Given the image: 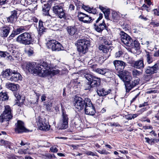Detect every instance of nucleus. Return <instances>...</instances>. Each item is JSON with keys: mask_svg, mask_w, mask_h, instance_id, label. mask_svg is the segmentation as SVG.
I'll use <instances>...</instances> for the list:
<instances>
[{"mask_svg": "<svg viewBox=\"0 0 159 159\" xmlns=\"http://www.w3.org/2000/svg\"><path fill=\"white\" fill-rule=\"evenodd\" d=\"M44 7H43V10L44 12H46L47 11H48L49 8L47 6V5L46 4L44 5Z\"/></svg>", "mask_w": 159, "mask_h": 159, "instance_id": "63", "label": "nucleus"}, {"mask_svg": "<svg viewBox=\"0 0 159 159\" xmlns=\"http://www.w3.org/2000/svg\"><path fill=\"white\" fill-rule=\"evenodd\" d=\"M99 8L104 13L105 18L108 20L109 16L110 14V9L106 8L100 5L99 6Z\"/></svg>", "mask_w": 159, "mask_h": 159, "instance_id": "25", "label": "nucleus"}, {"mask_svg": "<svg viewBox=\"0 0 159 159\" xmlns=\"http://www.w3.org/2000/svg\"><path fill=\"white\" fill-rule=\"evenodd\" d=\"M15 125L16 127L15 129L16 132L20 133L25 132L26 129L23 121L21 120H18Z\"/></svg>", "mask_w": 159, "mask_h": 159, "instance_id": "17", "label": "nucleus"}, {"mask_svg": "<svg viewBox=\"0 0 159 159\" xmlns=\"http://www.w3.org/2000/svg\"><path fill=\"white\" fill-rule=\"evenodd\" d=\"M139 43L137 41L134 40L133 41V46L131 47H129L131 48H134L135 50H138L139 48Z\"/></svg>", "mask_w": 159, "mask_h": 159, "instance_id": "42", "label": "nucleus"}, {"mask_svg": "<svg viewBox=\"0 0 159 159\" xmlns=\"http://www.w3.org/2000/svg\"><path fill=\"white\" fill-rule=\"evenodd\" d=\"M74 105L78 111L83 109L85 105V99L84 100L81 98L76 96L74 101Z\"/></svg>", "mask_w": 159, "mask_h": 159, "instance_id": "10", "label": "nucleus"}, {"mask_svg": "<svg viewBox=\"0 0 159 159\" xmlns=\"http://www.w3.org/2000/svg\"><path fill=\"white\" fill-rule=\"evenodd\" d=\"M142 72L141 71L135 70L132 71V75L134 77H138L140 75H141Z\"/></svg>", "mask_w": 159, "mask_h": 159, "instance_id": "43", "label": "nucleus"}, {"mask_svg": "<svg viewBox=\"0 0 159 159\" xmlns=\"http://www.w3.org/2000/svg\"><path fill=\"white\" fill-rule=\"evenodd\" d=\"M94 28L95 30L98 32H102L104 29L107 30V27L100 23L98 25L95 23L93 24Z\"/></svg>", "mask_w": 159, "mask_h": 159, "instance_id": "24", "label": "nucleus"}, {"mask_svg": "<svg viewBox=\"0 0 159 159\" xmlns=\"http://www.w3.org/2000/svg\"><path fill=\"white\" fill-rule=\"evenodd\" d=\"M85 105L84 111L85 114L90 115H93L95 114V108L90 99L86 98H85Z\"/></svg>", "mask_w": 159, "mask_h": 159, "instance_id": "8", "label": "nucleus"}, {"mask_svg": "<svg viewBox=\"0 0 159 159\" xmlns=\"http://www.w3.org/2000/svg\"><path fill=\"white\" fill-rule=\"evenodd\" d=\"M34 66V62H28L26 66V69L30 72L31 73L34 72L33 68Z\"/></svg>", "mask_w": 159, "mask_h": 159, "instance_id": "32", "label": "nucleus"}, {"mask_svg": "<svg viewBox=\"0 0 159 159\" xmlns=\"http://www.w3.org/2000/svg\"><path fill=\"white\" fill-rule=\"evenodd\" d=\"M50 150L52 152L55 153L57 152L58 151L57 148L54 147H51L50 148Z\"/></svg>", "mask_w": 159, "mask_h": 159, "instance_id": "58", "label": "nucleus"}, {"mask_svg": "<svg viewBox=\"0 0 159 159\" xmlns=\"http://www.w3.org/2000/svg\"><path fill=\"white\" fill-rule=\"evenodd\" d=\"M146 60L148 64H150L153 61V59L151 54L148 52H146Z\"/></svg>", "mask_w": 159, "mask_h": 159, "instance_id": "30", "label": "nucleus"}, {"mask_svg": "<svg viewBox=\"0 0 159 159\" xmlns=\"http://www.w3.org/2000/svg\"><path fill=\"white\" fill-rule=\"evenodd\" d=\"M10 13L11 15L7 17V20L8 22L12 23L18 18L17 11L14 10L11 11Z\"/></svg>", "mask_w": 159, "mask_h": 159, "instance_id": "21", "label": "nucleus"}, {"mask_svg": "<svg viewBox=\"0 0 159 159\" xmlns=\"http://www.w3.org/2000/svg\"><path fill=\"white\" fill-rule=\"evenodd\" d=\"M153 127L151 125L143 126L142 129H152Z\"/></svg>", "mask_w": 159, "mask_h": 159, "instance_id": "61", "label": "nucleus"}, {"mask_svg": "<svg viewBox=\"0 0 159 159\" xmlns=\"http://www.w3.org/2000/svg\"><path fill=\"white\" fill-rule=\"evenodd\" d=\"M118 76L124 83L130 81L131 78L130 72L126 70L122 71L118 75Z\"/></svg>", "mask_w": 159, "mask_h": 159, "instance_id": "12", "label": "nucleus"}, {"mask_svg": "<svg viewBox=\"0 0 159 159\" xmlns=\"http://www.w3.org/2000/svg\"><path fill=\"white\" fill-rule=\"evenodd\" d=\"M113 64L116 69L117 70H119L124 69L125 66V63L122 61L119 60H116L114 61Z\"/></svg>", "mask_w": 159, "mask_h": 159, "instance_id": "22", "label": "nucleus"}, {"mask_svg": "<svg viewBox=\"0 0 159 159\" xmlns=\"http://www.w3.org/2000/svg\"><path fill=\"white\" fill-rule=\"evenodd\" d=\"M144 139L146 140V142L150 145H153L159 142L158 138H151L150 139L148 137H145Z\"/></svg>", "mask_w": 159, "mask_h": 159, "instance_id": "27", "label": "nucleus"}, {"mask_svg": "<svg viewBox=\"0 0 159 159\" xmlns=\"http://www.w3.org/2000/svg\"><path fill=\"white\" fill-rule=\"evenodd\" d=\"M27 53L29 56L32 55L34 53L33 48L30 47L29 49L27 50Z\"/></svg>", "mask_w": 159, "mask_h": 159, "instance_id": "50", "label": "nucleus"}, {"mask_svg": "<svg viewBox=\"0 0 159 159\" xmlns=\"http://www.w3.org/2000/svg\"><path fill=\"white\" fill-rule=\"evenodd\" d=\"M123 53L121 50L119 51L116 52L115 56L116 58H119L122 56Z\"/></svg>", "mask_w": 159, "mask_h": 159, "instance_id": "49", "label": "nucleus"}, {"mask_svg": "<svg viewBox=\"0 0 159 159\" xmlns=\"http://www.w3.org/2000/svg\"><path fill=\"white\" fill-rule=\"evenodd\" d=\"M159 71V62H157L153 66H147L144 69L145 73L148 75H152L155 73H157Z\"/></svg>", "mask_w": 159, "mask_h": 159, "instance_id": "11", "label": "nucleus"}, {"mask_svg": "<svg viewBox=\"0 0 159 159\" xmlns=\"http://www.w3.org/2000/svg\"><path fill=\"white\" fill-rule=\"evenodd\" d=\"M2 76L12 82H17L21 80V75L17 71L7 69L3 71Z\"/></svg>", "mask_w": 159, "mask_h": 159, "instance_id": "2", "label": "nucleus"}, {"mask_svg": "<svg viewBox=\"0 0 159 159\" xmlns=\"http://www.w3.org/2000/svg\"><path fill=\"white\" fill-rule=\"evenodd\" d=\"M85 154L88 156H96L99 157V156L97 154L96 152H92L91 151H87L85 152Z\"/></svg>", "mask_w": 159, "mask_h": 159, "instance_id": "41", "label": "nucleus"}, {"mask_svg": "<svg viewBox=\"0 0 159 159\" xmlns=\"http://www.w3.org/2000/svg\"><path fill=\"white\" fill-rule=\"evenodd\" d=\"M133 66L136 69H142L144 67L143 59L142 58L137 61H134L132 63Z\"/></svg>", "mask_w": 159, "mask_h": 159, "instance_id": "20", "label": "nucleus"}, {"mask_svg": "<svg viewBox=\"0 0 159 159\" xmlns=\"http://www.w3.org/2000/svg\"><path fill=\"white\" fill-rule=\"evenodd\" d=\"M7 88L12 91L17 90L19 87V85L12 83H7L6 84Z\"/></svg>", "mask_w": 159, "mask_h": 159, "instance_id": "28", "label": "nucleus"}, {"mask_svg": "<svg viewBox=\"0 0 159 159\" xmlns=\"http://www.w3.org/2000/svg\"><path fill=\"white\" fill-rule=\"evenodd\" d=\"M43 105L47 111H50L52 108V103L50 102H43Z\"/></svg>", "mask_w": 159, "mask_h": 159, "instance_id": "38", "label": "nucleus"}, {"mask_svg": "<svg viewBox=\"0 0 159 159\" xmlns=\"http://www.w3.org/2000/svg\"><path fill=\"white\" fill-rule=\"evenodd\" d=\"M1 142L2 143H4L5 144H7V147H8L10 149H12V144L11 142H10L8 141H5L2 140L1 141Z\"/></svg>", "mask_w": 159, "mask_h": 159, "instance_id": "46", "label": "nucleus"}, {"mask_svg": "<svg viewBox=\"0 0 159 159\" xmlns=\"http://www.w3.org/2000/svg\"><path fill=\"white\" fill-rule=\"evenodd\" d=\"M85 77L88 81L90 82L93 87L97 88L100 86L101 82L100 78L89 74H86Z\"/></svg>", "mask_w": 159, "mask_h": 159, "instance_id": "7", "label": "nucleus"}, {"mask_svg": "<svg viewBox=\"0 0 159 159\" xmlns=\"http://www.w3.org/2000/svg\"><path fill=\"white\" fill-rule=\"evenodd\" d=\"M90 45V41L86 39H78L77 42V50L80 53L84 54Z\"/></svg>", "mask_w": 159, "mask_h": 159, "instance_id": "5", "label": "nucleus"}, {"mask_svg": "<svg viewBox=\"0 0 159 159\" xmlns=\"http://www.w3.org/2000/svg\"><path fill=\"white\" fill-rule=\"evenodd\" d=\"M102 42L104 43L106 45H109L110 43L109 42V41H108L107 39H103L102 40Z\"/></svg>", "mask_w": 159, "mask_h": 159, "instance_id": "60", "label": "nucleus"}, {"mask_svg": "<svg viewBox=\"0 0 159 159\" xmlns=\"http://www.w3.org/2000/svg\"><path fill=\"white\" fill-rule=\"evenodd\" d=\"M103 75L107 77H110L111 76V71L108 69H106Z\"/></svg>", "mask_w": 159, "mask_h": 159, "instance_id": "48", "label": "nucleus"}, {"mask_svg": "<svg viewBox=\"0 0 159 159\" xmlns=\"http://www.w3.org/2000/svg\"><path fill=\"white\" fill-rule=\"evenodd\" d=\"M89 12L93 14H95L96 12V10L95 8H94L93 7L91 8L90 9V11H89Z\"/></svg>", "mask_w": 159, "mask_h": 159, "instance_id": "62", "label": "nucleus"}, {"mask_svg": "<svg viewBox=\"0 0 159 159\" xmlns=\"http://www.w3.org/2000/svg\"><path fill=\"white\" fill-rule=\"evenodd\" d=\"M37 125L40 130L47 131L49 129L50 125L45 119L40 118L37 122Z\"/></svg>", "mask_w": 159, "mask_h": 159, "instance_id": "14", "label": "nucleus"}, {"mask_svg": "<svg viewBox=\"0 0 159 159\" xmlns=\"http://www.w3.org/2000/svg\"><path fill=\"white\" fill-rule=\"evenodd\" d=\"M13 118L12 113L3 114H2L0 116V122L1 123L5 122L4 125L5 126H7L9 124V121Z\"/></svg>", "mask_w": 159, "mask_h": 159, "instance_id": "13", "label": "nucleus"}, {"mask_svg": "<svg viewBox=\"0 0 159 159\" xmlns=\"http://www.w3.org/2000/svg\"><path fill=\"white\" fill-rule=\"evenodd\" d=\"M84 89L85 90H90L93 87L92 86L91 84L90 83V82L89 81V82L87 83L84 86Z\"/></svg>", "mask_w": 159, "mask_h": 159, "instance_id": "45", "label": "nucleus"}, {"mask_svg": "<svg viewBox=\"0 0 159 159\" xmlns=\"http://www.w3.org/2000/svg\"><path fill=\"white\" fill-rule=\"evenodd\" d=\"M46 158L48 159H52L53 157L55 158V156L54 154L52 155L51 154H48L46 155Z\"/></svg>", "mask_w": 159, "mask_h": 159, "instance_id": "56", "label": "nucleus"}, {"mask_svg": "<svg viewBox=\"0 0 159 159\" xmlns=\"http://www.w3.org/2000/svg\"><path fill=\"white\" fill-rule=\"evenodd\" d=\"M97 151L102 154L107 155L109 153V152H107L105 149H104L101 150H99Z\"/></svg>", "mask_w": 159, "mask_h": 159, "instance_id": "51", "label": "nucleus"}, {"mask_svg": "<svg viewBox=\"0 0 159 159\" xmlns=\"http://www.w3.org/2000/svg\"><path fill=\"white\" fill-rule=\"evenodd\" d=\"M47 46L48 48L54 51H59L63 50L64 49L61 44L54 39L49 41L48 43Z\"/></svg>", "mask_w": 159, "mask_h": 159, "instance_id": "6", "label": "nucleus"}, {"mask_svg": "<svg viewBox=\"0 0 159 159\" xmlns=\"http://www.w3.org/2000/svg\"><path fill=\"white\" fill-rule=\"evenodd\" d=\"M143 9H145L148 12L149 11L150 9H148V7L146 5L144 4L142 6Z\"/></svg>", "mask_w": 159, "mask_h": 159, "instance_id": "64", "label": "nucleus"}, {"mask_svg": "<svg viewBox=\"0 0 159 159\" xmlns=\"http://www.w3.org/2000/svg\"><path fill=\"white\" fill-rule=\"evenodd\" d=\"M67 31L70 35H73L77 31V29L75 26H69L67 27Z\"/></svg>", "mask_w": 159, "mask_h": 159, "instance_id": "31", "label": "nucleus"}, {"mask_svg": "<svg viewBox=\"0 0 159 159\" xmlns=\"http://www.w3.org/2000/svg\"><path fill=\"white\" fill-rule=\"evenodd\" d=\"M96 92L97 94L99 96H104L109 93L111 92V90H107L104 88L100 87L99 86L97 88Z\"/></svg>", "mask_w": 159, "mask_h": 159, "instance_id": "23", "label": "nucleus"}, {"mask_svg": "<svg viewBox=\"0 0 159 159\" xmlns=\"http://www.w3.org/2000/svg\"><path fill=\"white\" fill-rule=\"evenodd\" d=\"M34 40L31 34L28 32H24L20 34L16 39L18 43L25 45L32 44Z\"/></svg>", "mask_w": 159, "mask_h": 159, "instance_id": "3", "label": "nucleus"}, {"mask_svg": "<svg viewBox=\"0 0 159 159\" xmlns=\"http://www.w3.org/2000/svg\"><path fill=\"white\" fill-rule=\"evenodd\" d=\"M8 57L6 53L5 52L0 51V58L5 57Z\"/></svg>", "mask_w": 159, "mask_h": 159, "instance_id": "57", "label": "nucleus"}, {"mask_svg": "<svg viewBox=\"0 0 159 159\" xmlns=\"http://www.w3.org/2000/svg\"><path fill=\"white\" fill-rule=\"evenodd\" d=\"M82 8L88 12H89V11H90V9L91 8L88 6H86L83 5L82 7Z\"/></svg>", "mask_w": 159, "mask_h": 159, "instance_id": "54", "label": "nucleus"}, {"mask_svg": "<svg viewBox=\"0 0 159 159\" xmlns=\"http://www.w3.org/2000/svg\"><path fill=\"white\" fill-rule=\"evenodd\" d=\"M120 34L123 44L128 47L133 46V40L129 35L123 31H121Z\"/></svg>", "mask_w": 159, "mask_h": 159, "instance_id": "9", "label": "nucleus"}, {"mask_svg": "<svg viewBox=\"0 0 159 159\" xmlns=\"http://www.w3.org/2000/svg\"><path fill=\"white\" fill-rule=\"evenodd\" d=\"M85 16H86V14L83 12H80L78 13V17L79 20L81 21H82L83 20Z\"/></svg>", "mask_w": 159, "mask_h": 159, "instance_id": "44", "label": "nucleus"}, {"mask_svg": "<svg viewBox=\"0 0 159 159\" xmlns=\"http://www.w3.org/2000/svg\"><path fill=\"white\" fill-rule=\"evenodd\" d=\"M53 12L58 18L66 19V14L65 13L64 5L63 3H57L52 7Z\"/></svg>", "mask_w": 159, "mask_h": 159, "instance_id": "4", "label": "nucleus"}, {"mask_svg": "<svg viewBox=\"0 0 159 159\" xmlns=\"http://www.w3.org/2000/svg\"><path fill=\"white\" fill-rule=\"evenodd\" d=\"M17 34H16L15 32V31H14V33H12L8 37V40H10L11 39H12L14 37H15V36L16 35H17Z\"/></svg>", "mask_w": 159, "mask_h": 159, "instance_id": "55", "label": "nucleus"}, {"mask_svg": "<svg viewBox=\"0 0 159 159\" xmlns=\"http://www.w3.org/2000/svg\"><path fill=\"white\" fill-rule=\"evenodd\" d=\"M98 48L100 51L107 54L106 57L108 58L110 55V52L111 49H110V46L101 44L99 46Z\"/></svg>", "mask_w": 159, "mask_h": 159, "instance_id": "19", "label": "nucleus"}, {"mask_svg": "<svg viewBox=\"0 0 159 159\" xmlns=\"http://www.w3.org/2000/svg\"><path fill=\"white\" fill-rule=\"evenodd\" d=\"M94 20V19H92L91 17L86 14V16H85L82 22L87 23H91Z\"/></svg>", "mask_w": 159, "mask_h": 159, "instance_id": "34", "label": "nucleus"}, {"mask_svg": "<svg viewBox=\"0 0 159 159\" xmlns=\"http://www.w3.org/2000/svg\"><path fill=\"white\" fill-rule=\"evenodd\" d=\"M105 68H94L93 69V70L98 74L103 75L104 72H105Z\"/></svg>", "mask_w": 159, "mask_h": 159, "instance_id": "40", "label": "nucleus"}, {"mask_svg": "<svg viewBox=\"0 0 159 159\" xmlns=\"http://www.w3.org/2000/svg\"><path fill=\"white\" fill-rule=\"evenodd\" d=\"M8 97L6 92H1L0 93V100L2 101H4L7 100Z\"/></svg>", "mask_w": 159, "mask_h": 159, "instance_id": "35", "label": "nucleus"}, {"mask_svg": "<svg viewBox=\"0 0 159 159\" xmlns=\"http://www.w3.org/2000/svg\"><path fill=\"white\" fill-rule=\"evenodd\" d=\"M151 25H153L155 26H159V22L157 21L152 20L150 23Z\"/></svg>", "mask_w": 159, "mask_h": 159, "instance_id": "53", "label": "nucleus"}, {"mask_svg": "<svg viewBox=\"0 0 159 159\" xmlns=\"http://www.w3.org/2000/svg\"><path fill=\"white\" fill-rule=\"evenodd\" d=\"M26 30V27L25 26H20L17 28L15 30L16 34H18L20 33L23 32Z\"/></svg>", "mask_w": 159, "mask_h": 159, "instance_id": "36", "label": "nucleus"}, {"mask_svg": "<svg viewBox=\"0 0 159 159\" xmlns=\"http://www.w3.org/2000/svg\"><path fill=\"white\" fill-rule=\"evenodd\" d=\"M4 107V110L2 112L3 114L12 113V110L9 105H6Z\"/></svg>", "mask_w": 159, "mask_h": 159, "instance_id": "37", "label": "nucleus"}, {"mask_svg": "<svg viewBox=\"0 0 159 159\" xmlns=\"http://www.w3.org/2000/svg\"><path fill=\"white\" fill-rule=\"evenodd\" d=\"M50 66V62L49 61H41L39 64H36L34 62V66L33 68V72L31 74L38 75L41 77H44L45 75L44 73L45 68H49Z\"/></svg>", "mask_w": 159, "mask_h": 159, "instance_id": "1", "label": "nucleus"}, {"mask_svg": "<svg viewBox=\"0 0 159 159\" xmlns=\"http://www.w3.org/2000/svg\"><path fill=\"white\" fill-rule=\"evenodd\" d=\"M68 126V122L61 120L59 124V129H65L67 128Z\"/></svg>", "mask_w": 159, "mask_h": 159, "instance_id": "29", "label": "nucleus"}, {"mask_svg": "<svg viewBox=\"0 0 159 159\" xmlns=\"http://www.w3.org/2000/svg\"><path fill=\"white\" fill-rule=\"evenodd\" d=\"M140 80L137 78L131 82L129 81L126 82L125 84V86L126 92H129L133 88L138 85L139 84Z\"/></svg>", "mask_w": 159, "mask_h": 159, "instance_id": "15", "label": "nucleus"}, {"mask_svg": "<svg viewBox=\"0 0 159 159\" xmlns=\"http://www.w3.org/2000/svg\"><path fill=\"white\" fill-rule=\"evenodd\" d=\"M74 126L76 128L78 129L80 125V121L79 119L75 120L74 122Z\"/></svg>", "mask_w": 159, "mask_h": 159, "instance_id": "47", "label": "nucleus"}, {"mask_svg": "<svg viewBox=\"0 0 159 159\" xmlns=\"http://www.w3.org/2000/svg\"><path fill=\"white\" fill-rule=\"evenodd\" d=\"M62 117L61 120L68 122L69 119L68 115L66 114V111L63 109H62Z\"/></svg>", "mask_w": 159, "mask_h": 159, "instance_id": "39", "label": "nucleus"}, {"mask_svg": "<svg viewBox=\"0 0 159 159\" xmlns=\"http://www.w3.org/2000/svg\"><path fill=\"white\" fill-rule=\"evenodd\" d=\"M14 94L15 97L16 98L18 101H19L20 99V96L17 92H14Z\"/></svg>", "mask_w": 159, "mask_h": 159, "instance_id": "52", "label": "nucleus"}, {"mask_svg": "<svg viewBox=\"0 0 159 159\" xmlns=\"http://www.w3.org/2000/svg\"><path fill=\"white\" fill-rule=\"evenodd\" d=\"M45 28L43 27V22L40 20L39 21V33L40 35L43 34V32H45Z\"/></svg>", "mask_w": 159, "mask_h": 159, "instance_id": "33", "label": "nucleus"}, {"mask_svg": "<svg viewBox=\"0 0 159 159\" xmlns=\"http://www.w3.org/2000/svg\"><path fill=\"white\" fill-rule=\"evenodd\" d=\"M51 64L49 68H45L44 73L45 74L44 77L50 76H52L58 74L59 71L58 70H52L51 69Z\"/></svg>", "mask_w": 159, "mask_h": 159, "instance_id": "18", "label": "nucleus"}, {"mask_svg": "<svg viewBox=\"0 0 159 159\" xmlns=\"http://www.w3.org/2000/svg\"><path fill=\"white\" fill-rule=\"evenodd\" d=\"M11 29L9 25H4L0 28V35L3 38L7 37L8 36Z\"/></svg>", "mask_w": 159, "mask_h": 159, "instance_id": "16", "label": "nucleus"}, {"mask_svg": "<svg viewBox=\"0 0 159 159\" xmlns=\"http://www.w3.org/2000/svg\"><path fill=\"white\" fill-rule=\"evenodd\" d=\"M111 20L115 22H118L121 18L120 15L116 12H112Z\"/></svg>", "mask_w": 159, "mask_h": 159, "instance_id": "26", "label": "nucleus"}, {"mask_svg": "<svg viewBox=\"0 0 159 159\" xmlns=\"http://www.w3.org/2000/svg\"><path fill=\"white\" fill-rule=\"evenodd\" d=\"M75 7L74 5L72 4H70L68 10L70 11H72L75 10Z\"/></svg>", "mask_w": 159, "mask_h": 159, "instance_id": "59", "label": "nucleus"}]
</instances>
